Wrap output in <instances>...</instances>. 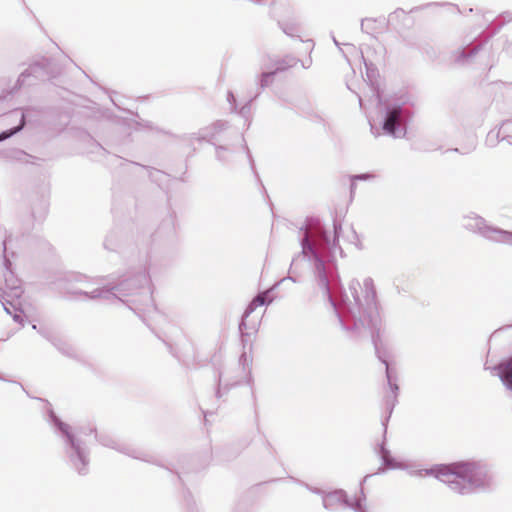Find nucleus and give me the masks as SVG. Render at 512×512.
Masks as SVG:
<instances>
[{
    "label": "nucleus",
    "mask_w": 512,
    "mask_h": 512,
    "mask_svg": "<svg viewBox=\"0 0 512 512\" xmlns=\"http://www.w3.org/2000/svg\"><path fill=\"white\" fill-rule=\"evenodd\" d=\"M501 375L507 387L512 390V357L501 366Z\"/></svg>",
    "instance_id": "obj_3"
},
{
    "label": "nucleus",
    "mask_w": 512,
    "mask_h": 512,
    "mask_svg": "<svg viewBox=\"0 0 512 512\" xmlns=\"http://www.w3.org/2000/svg\"><path fill=\"white\" fill-rule=\"evenodd\" d=\"M244 326H245V322L243 321V322L241 323L240 328H241V329H243V327H244Z\"/></svg>",
    "instance_id": "obj_8"
},
{
    "label": "nucleus",
    "mask_w": 512,
    "mask_h": 512,
    "mask_svg": "<svg viewBox=\"0 0 512 512\" xmlns=\"http://www.w3.org/2000/svg\"><path fill=\"white\" fill-rule=\"evenodd\" d=\"M266 301V294H259L257 297H255L252 302L250 303L248 310L249 312H252L254 309L263 306Z\"/></svg>",
    "instance_id": "obj_5"
},
{
    "label": "nucleus",
    "mask_w": 512,
    "mask_h": 512,
    "mask_svg": "<svg viewBox=\"0 0 512 512\" xmlns=\"http://www.w3.org/2000/svg\"><path fill=\"white\" fill-rule=\"evenodd\" d=\"M24 124H25V118H24V115L21 114L20 118H19V124L15 128L11 129L9 132H5V133L1 134L0 141L6 139V138L10 137L11 135L15 134L16 132H18L20 129H22Z\"/></svg>",
    "instance_id": "obj_4"
},
{
    "label": "nucleus",
    "mask_w": 512,
    "mask_h": 512,
    "mask_svg": "<svg viewBox=\"0 0 512 512\" xmlns=\"http://www.w3.org/2000/svg\"><path fill=\"white\" fill-rule=\"evenodd\" d=\"M482 474L483 471L481 468L471 463H464L455 466L454 471L450 473H442L441 475L442 481L444 482H454L457 477L466 479L469 482H474Z\"/></svg>",
    "instance_id": "obj_1"
},
{
    "label": "nucleus",
    "mask_w": 512,
    "mask_h": 512,
    "mask_svg": "<svg viewBox=\"0 0 512 512\" xmlns=\"http://www.w3.org/2000/svg\"><path fill=\"white\" fill-rule=\"evenodd\" d=\"M505 241L512 245V233H506Z\"/></svg>",
    "instance_id": "obj_6"
},
{
    "label": "nucleus",
    "mask_w": 512,
    "mask_h": 512,
    "mask_svg": "<svg viewBox=\"0 0 512 512\" xmlns=\"http://www.w3.org/2000/svg\"><path fill=\"white\" fill-rule=\"evenodd\" d=\"M400 117V110L399 109H393L389 112L385 122H384V130L390 134H394L395 131V125Z\"/></svg>",
    "instance_id": "obj_2"
},
{
    "label": "nucleus",
    "mask_w": 512,
    "mask_h": 512,
    "mask_svg": "<svg viewBox=\"0 0 512 512\" xmlns=\"http://www.w3.org/2000/svg\"><path fill=\"white\" fill-rule=\"evenodd\" d=\"M270 75L271 74H269V73H265V74H263L262 78L263 79H268L270 77Z\"/></svg>",
    "instance_id": "obj_7"
}]
</instances>
